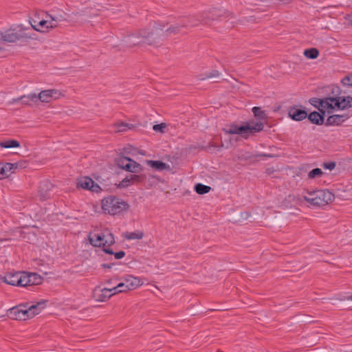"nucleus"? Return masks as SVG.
I'll return each instance as SVG.
<instances>
[{
	"instance_id": "nucleus-47",
	"label": "nucleus",
	"mask_w": 352,
	"mask_h": 352,
	"mask_svg": "<svg viewBox=\"0 0 352 352\" xmlns=\"http://www.w3.org/2000/svg\"><path fill=\"white\" fill-rule=\"evenodd\" d=\"M90 190L92 192H98L101 190L100 186L94 181V184L91 185Z\"/></svg>"
},
{
	"instance_id": "nucleus-4",
	"label": "nucleus",
	"mask_w": 352,
	"mask_h": 352,
	"mask_svg": "<svg viewBox=\"0 0 352 352\" xmlns=\"http://www.w3.org/2000/svg\"><path fill=\"white\" fill-rule=\"evenodd\" d=\"M309 196H304L307 202L314 206H323L334 199V195L328 190L307 191Z\"/></svg>"
},
{
	"instance_id": "nucleus-16",
	"label": "nucleus",
	"mask_w": 352,
	"mask_h": 352,
	"mask_svg": "<svg viewBox=\"0 0 352 352\" xmlns=\"http://www.w3.org/2000/svg\"><path fill=\"white\" fill-rule=\"evenodd\" d=\"M320 113L313 111L309 115L307 114V118L311 123L317 125H321L324 123V115L325 111L322 109H320Z\"/></svg>"
},
{
	"instance_id": "nucleus-26",
	"label": "nucleus",
	"mask_w": 352,
	"mask_h": 352,
	"mask_svg": "<svg viewBox=\"0 0 352 352\" xmlns=\"http://www.w3.org/2000/svg\"><path fill=\"white\" fill-rule=\"evenodd\" d=\"M92 184H94V180L91 178L89 177H84L78 179L77 188L90 190L91 185Z\"/></svg>"
},
{
	"instance_id": "nucleus-15",
	"label": "nucleus",
	"mask_w": 352,
	"mask_h": 352,
	"mask_svg": "<svg viewBox=\"0 0 352 352\" xmlns=\"http://www.w3.org/2000/svg\"><path fill=\"white\" fill-rule=\"evenodd\" d=\"M1 41L7 43H14L19 40L21 36L13 30H8L5 32H0Z\"/></svg>"
},
{
	"instance_id": "nucleus-50",
	"label": "nucleus",
	"mask_w": 352,
	"mask_h": 352,
	"mask_svg": "<svg viewBox=\"0 0 352 352\" xmlns=\"http://www.w3.org/2000/svg\"><path fill=\"white\" fill-rule=\"evenodd\" d=\"M102 250L107 254H111V255H113L114 254V252L112 250V249H111L109 248L103 247Z\"/></svg>"
},
{
	"instance_id": "nucleus-30",
	"label": "nucleus",
	"mask_w": 352,
	"mask_h": 352,
	"mask_svg": "<svg viewBox=\"0 0 352 352\" xmlns=\"http://www.w3.org/2000/svg\"><path fill=\"white\" fill-rule=\"evenodd\" d=\"M20 143L15 140H8L3 142H0V147L5 148H10L14 147H19Z\"/></svg>"
},
{
	"instance_id": "nucleus-13",
	"label": "nucleus",
	"mask_w": 352,
	"mask_h": 352,
	"mask_svg": "<svg viewBox=\"0 0 352 352\" xmlns=\"http://www.w3.org/2000/svg\"><path fill=\"white\" fill-rule=\"evenodd\" d=\"M288 116L293 120L301 121L307 117V113L305 110L294 106L289 108Z\"/></svg>"
},
{
	"instance_id": "nucleus-2",
	"label": "nucleus",
	"mask_w": 352,
	"mask_h": 352,
	"mask_svg": "<svg viewBox=\"0 0 352 352\" xmlns=\"http://www.w3.org/2000/svg\"><path fill=\"white\" fill-rule=\"evenodd\" d=\"M264 124L262 122H254L249 121L245 125L238 126L235 124H232L228 126V129H223L226 133L228 134H239L241 135L245 139L249 138L250 134L260 132L263 130Z\"/></svg>"
},
{
	"instance_id": "nucleus-48",
	"label": "nucleus",
	"mask_w": 352,
	"mask_h": 352,
	"mask_svg": "<svg viewBox=\"0 0 352 352\" xmlns=\"http://www.w3.org/2000/svg\"><path fill=\"white\" fill-rule=\"evenodd\" d=\"M113 255L116 259H120V258H122L125 256V252L121 250V251L114 253Z\"/></svg>"
},
{
	"instance_id": "nucleus-28",
	"label": "nucleus",
	"mask_w": 352,
	"mask_h": 352,
	"mask_svg": "<svg viewBox=\"0 0 352 352\" xmlns=\"http://www.w3.org/2000/svg\"><path fill=\"white\" fill-rule=\"evenodd\" d=\"M8 316L12 320H22L20 305L8 309Z\"/></svg>"
},
{
	"instance_id": "nucleus-42",
	"label": "nucleus",
	"mask_w": 352,
	"mask_h": 352,
	"mask_svg": "<svg viewBox=\"0 0 352 352\" xmlns=\"http://www.w3.org/2000/svg\"><path fill=\"white\" fill-rule=\"evenodd\" d=\"M166 124L161 123L158 124H155L153 129L155 131L164 133V130L166 128Z\"/></svg>"
},
{
	"instance_id": "nucleus-12",
	"label": "nucleus",
	"mask_w": 352,
	"mask_h": 352,
	"mask_svg": "<svg viewBox=\"0 0 352 352\" xmlns=\"http://www.w3.org/2000/svg\"><path fill=\"white\" fill-rule=\"evenodd\" d=\"M124 45L127 47H132L136 45H140L144 43L143 38L140 36V31L136 34H132L125 37Z\"/></svg>"
},
{
	"instance_id": "nucleus-39",
	"label": "nucleus",
	"mask_w": 352,
	"mask_h": 352,
	"mask_svg": "<svg viewBox=\"0 0 352 352\" xmlns=\"http://www.w3.org/2000/svg\"><path fill=\"white\" fill-rule=\"evenodd\" d=\"M323 175V172L322 170L319 168H316L313 170H311L308 173V178L309 179H314L316 177H320Z\"/></svg>"
},
{
	"instance_id": "nucleus-38",
	"label": "nucleus",
	"mask_w": 352,
	"mask_h": 352,
	"mask_svg": "<svg viewBox=\"0 0 352 352\" xmlns=\"http://www.w3.org/2000/svg\"><path fill=\"white\" fill-rule=\"evenodd\" d=\"M252 112L254 116L257 118L264 120L267 118L266 113L261 109V107H254L252 108Z\"/></svg>"
},
{
	"instance_id": "nucleus-14",
	"label": "nucleus",
	"mask_w": 352,
	"mask_h": 352,
	"mask_svg": "<svg viewBox=\"0 0 352 352\" xmlns=\"http://www.w3.org/2000/svg\"><path fill=\"white\" fill-rule=\"evenodd\" d=\"M53 188V184L48 180H44L40 183L38 186V193L41 199H47L50 197V191Z\"/></svg>"
},
{
	"instance_id": "nucleus-32",
	"label": "nucleus",
	"mask_w": 352,
	"mask_h": 352,
	"mask_svg": "<svg viewBox=\"0 0 352 352\" xmlns=\"http://www.w3.org/2000/svg\"><path fill=\"white\" fill-rule=\"evenodd\" d=\"M144 236V232L140 230H137L135 232H126L124 234V238L128 240L132 239H141Z\"/></svg>"
},
{
	"instance_id": "nucleus-18",
	"label": "nucleus",
	"mask_w": 352,
	"mask_h": 352,
	"mask_svg": "<svg viewBox=\"0 0 352 352\" xmlns=\"http://www.w3.org/2000/svg\"><path fill=\"white\" fill-rule=\"evenodd\" d=\"M320 109H327L328 112L330 113L331 111L337 109L335 106L336 103V97H327L324 98H322Z\"/></svg>"
},
{
	"instance_id": "nucleus-10",
	"label": "nucleus",
	"mask_w": 352,
	"mask_h": 352,
	"mask_svg": "<svg viewBox=\"0 0 352 352\" xmlns=\"http://www.w3.org/2000/svg\"><path fill=\"white\" fill-rule=\"evenodd\" d=\"M112 294L110 293V291L108 290L107 288H100V287H96L93 290V297L97 300L100 302H105L108 300Z\"/></svg>"
},
{
	"instance_id": "nucleus-53",
	"label": "nucleus",
	"mask_w": 352,
	"mask_h": 352,
	"mask_svg": "<svg viewBox=\"0 0 352 352\" xmlns=\"http://www.w3.org/2000/svg\"><path fill=\"white\" fill-rule=\"evenodd\" d=\"M19 101H21V99H20V97L19 98H14L12 100V101L11 102V103H15V102H17Z\"/></svg>"
},
{
	"instance_id": "nucleus-22",
	"label": "nucleus",
	"mask_w": 352,
	"mask_h": 352,
	"mask_svg": "<svg viewBox=\"0 0 352 352\" xmlns=\"http://www.w3.org/2000/svg\"><path fill=\"white\" fill-rule=\"evenodd\" d=\"M346 119L344 116L342 115H333L328 117L325 122V125H339L342 123Z\"/></svg>"
},
{
	"instance_id": "nucleus-57",
	"label": "nucleus",
	"mask_w": 352,
	"mask_h": 352,
	"mask_svg": "<svg viewBox=\"0 0 352 352\" xmlns=\"http://www.w3.org/2000/svg\"><path fill=\"white\" fill-rule=\"evenodd\" d=\"M350 21H351V23H352V14H351V16Z\"/></svg>"
},
{
	"instance_id": "nucleus-56",
	"label": "nucleus",
	"mask_w": 352,
	"mask_h": 352,
	"mask_svg": "<svg viewBox=\"0 0 352 352\" xmlns=\"http://www.w3.org/2000/svg\"><path fill=\"white\" fill-rule=\"evenodd\" d=\"M16 168H15V166H12V171L14 172V170H16Z\"/></svg>"
},
{
	"instance_id": "nucleus-45",
	"label": "nucleus",
	"mask_w": 352,
	"mask_h": 352,
	"mask_svg": "<svg viewBox=\"0 0 352 352\" xmlns=\"http://www.w3.org/2000/svg\"><path fill=\"white\" fill-rule=\"evenodd\" d=\"M336 166V163L335 162H329L323 164V167L330 170L334 169Z\"/></svg>"
},
{
	"instance_id": "nucleus-40",
	"label": "nucleus",
	"mask_w": 352,
	"mask_h": 352,
	"mask_svg": "<svg viewBox=\"0 0 352 352\" xmlns=\"http://www.w3.org/2000/svg\"><path fill=\"white\" fill-rule=\"evenodd\" d=\"M342 83L343 85L352 87V74L346 76L342 79Z\"/></svg>"
},
{
	"instance_id": "nucleus-58",
	"label": "nucleus",
	"mask_w": 352,
	"mask_h": 352,
	"mask_svg": "<svg viewBox=\"0 0 352 352\" xmlns=\"http://www.w3.org/2000/svg\"><path fill=\"white\" fill-rule=\"evenodd\" d=\"M349 299L352 300V296L349 298Z\"/></svg>"
},
{
	"instance_id": "nucleus-54",
	"label": "nucleus",
	"mask_w": 352,
	"mask_h": 352,
	"mask_svg": "<svg viewBox=\"0 0 352 352\" xmlns=\"http://www.w3.org/2000/svg\"><path fill=\"white\" fill-rule=\"evenodd\" d=\"M334 89H336L337 95H339V94H340V89H339V87H335V88L333 89V91H332V92H333V93H334V92H335Z\"/></svg>"
},
{
	"instance_id": "nucleus-3",
	"label": "nucleus",
	"mask_w": 352,
	"mask_h": 352,
	"mask_svg": "<svg viewBox=\"0 0 352 352\" xmlns=\"http://www.w3.org/2000/svg\"><path fill=\"white\" fill-rule=\"evenodd\" d=\"M101 206L104 213L111 215L119 214L129 207L126 201L115 196L104 197L102 200Z\"/></svg>"
},
{
	"instance_id": "nucleus-21",
	"label": "nucleus",
	"mask_w": 352,
	"mask_h": 352,
	"mask_svg": "<svg viewBox=\"0 0 352 352\" xmlns=\"http://www.w3.org/2000/svg\"><path fill=\"white\" fill-rule=\"evenodd\" d=\"M12 166H15V168H18V164L14 163H6L5 164H0V174L2 178L9 177L10 174L13 173Z\"/></svg>"
},
{
	"instance_id": "nucleus-9",
	"label": "nucleus",
	"mask_w": 352,
	"mask_h": 352,
	"mask_svg": "<svg viewBox=\"0 0 352 352\" xmlns=\"http://www.w3.org/2000/svg\"><path fill=\"white\" fill-rule=\"evenodd\" d=\"M145 179L146 176L144 175L131 174L126 176L125 178L120 182L118 187L120 188H125L131 185L142 182Z\"/></svg>"
},
{
	"instance_id": "nucleus-46",
	"label": "nucleus",
	"mask_w": 352,
	"mask_h": 352,
	"mask_svg": "<svg viewBox=\"0 0 352 352\" xmlns=\"http://www.w3.org/2000/svg\"><path fill=\"white\" fill-rule=\"evenodd\" d=\"M118 287L120 289L119 291H118V292H120V293H121V292H126L129 290L128 287H126V282L125 283H119L118 285Z\"/></svg>"
},
{
	"instance_id": "nucleus-20",
	"label": "nucleus",
	"mask_w": 352,
	"mask_h": 352,
	"mask_svg": "<svg viewBox=\"0 0 352 352\" xmlns=\"http://www.w3.org/2000/svg\"><path fill=\"white\" fill-rule=\"evenodd\" d=\"M19 272L9 273L3 277V282L14 286H19Z\"/></svg>"
},
{
	"instance_id": "nucleus-7",
	"label": "nucleus",
	"mask_w": 352,
	"mask_h": 352,
	"mask_svg": "<svg viewBox=\"0 0 352 352\" xmlns=\"http://www.w3.org/2000/svg\"><path fill=\"white\" fill-rule=\"evenodd\" d=\"M226 12L217 8L205 11L201 14L202 24L210 25L212 21L226 18Z\"/></svg>"
},
{
	"instance_id": "nucleus-55",
	"label": "nucleus",
	"mask_w": 352,
	"mask_h": 352,
	"mask_svg": "<svg viewBox=\"0 0 352 352\" xmlns=\"http://www.w3.org/2000/svg\"><path fill=\"white\" fill-rule=\"evenodd\" d=\"M8 241V239H0V242H3V241Z\"/></svg>"
},
{
	"instance_id": "nucleus-25",
	"label": "nucleus",
	"mask_w": 352,
	"mask_h": 352,
	"mask_svg": "<svg viewBox=\"0 0 352 352\" xmlns=\"http://www.w3.org/2000/svg\"><path fill=\"white\" fill-rule=\"evenodd\" d=\"M20 99H21L23 104L30 106L32 102L36 103L38 102V96L36 94L31 93L21 96Z\"/></svg>"
},
{
	"instance_id": "nucleus-59",
	"label": "nucleus",
	"mask_w": 352,
	"mask_h": 352,
	"mask_svg": "<svg viewBox=\"0 0 352 352\" xmlns=\"http://www.w3.org/2000/svg\"><path fill=\"white\" fill-rule=\"evenodd\" d=\"M1 178H2V177H1V175L0 174V179H1Z\"/></svg>"
},
{
	"instance_id": "nucleus-23",
	"label": "nucleus",
	"mask_w": 352,
	"mask_h": 352,
	"mask_svg": "<svg viewBox=\"0 0 352 352\" xmlns=\"http://www.w3.org/2000/svg\"><path fill=\"white\" fill-rule=\"evenodd\" d=\"M89 243L94 247H103L104 241V232L101 234H94L93 237L89 236Z\"/></svg>"
},
{
	"instance_id": "nucleus-41",
	"label": "nucleus",
	"mask_w": 352,
	"mask_h": 352,
	"mask_svg": "<svg viewBox=\"0 0 352 352\" xmlns=\"http://www.w3.org/2000/svg\"><path fill=\"white\" fill-rule=\"evenodd\" d=\"M321 100H322V98H312L309 100V102L311 105L314 106L315 107L318 108L320 110Z\"/></svg>"
},
{
	"instance_id": "nucleus-8",
	"label": "nucleus",
	"mask_w": 352,
	"mask_h": 352,
	"mask_svg": "<svg viewBox=\"0 0 352 352\" xmlns=\"http://www.w3.org/2000/svg\"><path fill=\"white\" fill-rule=\"evenodd\" d=\"M38 96V100L41 102H50L52 100H57L63 96L62 93L56 89H50L41 91Z\"/></svg>"
},
{
	"instance_id": "nucleus-34",
	"label": "nucleus",
	"mask_w": 352,
	"mask_h": 352,
	"mask_svg": "<svg viewBox=\"0 0 352 352\" xmlns=\"http://www.w3.org/2000/svg\"><path fill=\"white\" fill-rule=\"evenodd\" d=\"M30 275V286L38 285L42 283V277L36 273H29Z\"/></svg>"
},
{
	"instance_id": "nucleus-19",
	"label": "nucleus",
	"mask_w": 352,
	"mask_h": 352,
	"mask_svg": "<svg viewBox=\"0 0 352 352\" xmlns=\"http://www.w3.org/2000/svg\"><path fill=\"white\" fill-rule=\"evenodd\" d=\"M125 282L129 290L134 289L143 284L140 278L133 276H127L125 278Z\"/></svg>"
},
{
	"instance_id": "nucleus-17",
	"label": "nucleus",
	"mask_w": 352,
	"mask_h": 352,
	"mask_svg": "<svg viewBox=\"0 0 352 352\" xmlns=\"http://www.w3.org/2000/svg\"><path fill=\"white\" fill-rule=\"evenodd\" d=\"M335 106L337 109H345L352 107V98L350 96L347 97H336Z\"/></svg>"
},
{
	"instance_id": "nucleus-44",
	"label": "nucleus",
	"mask_w": 352,
	"mask_h": 352,
	"mask_svg": "<svg viewBox=\"0 0 352 352\" xmlns=\"http://www.w3.org/2000/svg\"><path fill=\"white\" fill-rule=\"evenodd\" d=\"M58 25V22L53 18H52L51 20H47V30L48 29H52Z\"/></svg>"
},
{
	"instance_id": "nucleus-33",
	"label": "nucleus",
	"mask_w": 352,
	"mask_h": 352,
	"mask_svg": "<svg viewBox=\"0 0 352 352\" xmlns=\"http://www.w3.org/2000/svg\"><path fill=\"white\" fill-rule=\"evenodd\" d=\"M211 190L209 186H206L202 184H197L195 186V190L199 195H204L208 193Z\"/></svg>"
},
{
	"instance_id": "nucleus-6",
	"label": "nucleus",
	"mask_w": 352,
	"mask_h": 352,
	"mask_svg": "<svg viewBox=\"0 0 352 352\" xmlns=\"http://www.w3.org/2000/svg\"><path fill=\"white\" fill-rule=\"evenodd\" d=\"M45 300H42L38 302L35 305H32L28 307L25 305L21 304V320H25L29 318H32L36 315L38 314L42 309L45 307Z\"/></svg>"
},
{
	"instance_id": "nucleus-11",
	"label": "nucleus",
	"mask_w": 352,
	"mask_h": 352,
	"mask_svg": "<svg viewBox=\"0 0 352 352\" xmlns=\"http://www.w3.org/2000/svg\"><path fill=\"white\" fill-rule=\"evenodd\" d=\"M181 25L183 28H189L197 27L202 24L201 18L195 15L182 17L180 20Z\"/></svg>"
},
{
	"instance_id": "nucleus-43",
	"label": "nucleus",
	"mask_w": 352,
	"mask_h": 352,
	"mask_svg": "<svg viewBox=\"0 0 352 352\" xmlns=\"http://www.w3.org/2000/svg\"><path fill=\"white\" fill-rule=\"evenodd\" d=\"M219 74H220V73L219 72V71L213 70L212 72L206 74L205 77L201 78L200 79L204 80L206 78H214V77H218L219 76Z\"/></svg>"
},
{
	"instance_id": "nucleus-36",
	"label": "nucleus",
	"mask_w": 352,
	"mask_h": 352,
	"mask_svg": "<svg viewBox=\"0 0 352 352\" xmlns=\"http://www.w3.org/2000/svg\"><path fill=\"white\" fill-rule=\"evenodd\" d=\"M115 243V239L111 232L107 230L104 232V241L103 243V247L110 246Z\"/></svg>"
},
{
	"instance_id": "nucleus-35",
	"label": "nucleus",
	"mask_w": 352,
	"mask_h": 352,
	"mask_svg": "<svg viewBox=\"0 0 352 352\" xmlns=\"http://www.w3.org/2000/svg\"><path fill=\"white\" fill-rule=\"evenodd\" d=\"M304 55L308 58L315 59L319 56V51L314 47L307 49L304 51Z\"/></svg>"
},
{
	"instance_id": "nucleus-52",
	"label": "nucleus",
	"mask_w": 352,
	"mask_h": 352,
	"mask_svg": "<svg viewBox=\"0 0 352 352\" xmlns=\"http://www.w3.org/2000/svg\"><path fill=\"white\" fill-rule=\"evenodd\" d=\"M112 266V264H108V263H104L102 265V267L103 268H111Z\"/></svg>"
},
{
	"instance_id": "nucleus-37",
	"label": "nucleus",
	"mask_w": 352,
	"mask_h": 352,
	"mask_svg": "<svg viewBox=\"0 0 352 352\" xmlns=\"http://www.w3.org/2000/svg\"><path fill=\"white\" fill-rule=\"evenodd\" d=\"M133 126V124L120 122L114 125L115 132H123L125 131L128 129H131Z\"/></svg>"
},
{
	"instance_id": "nucleus-1",
	"label": "nucleus",
	"mask_w": 352,
	"mask_h": 352,
	"mask_svg": "<svg viewBox=\"0 0 352 352\" xmlns=\"http://www.w3.org/2000/svg\"><path fill=\"white\" fill-rule=\"evenodd\" d=\"M164 28V25L155 23L152 28L141 30L140 36L144 43L156 47L161 46L165 40Z\"/></svg>"
},
{
	"instance_id": "nucleus-51",
	"label": "nucleus",
	"mask_w": 352,
	"mask_h": 352,
	"mask_svg": "<svg viewBox=\"0 0 352 352\" xmlns=\"http://www.w3.org/2000/svg\"><path fill=\"white\" fill-rule=\"evenodd\" d=\"M256 156V157H274L273 155L266 154V153L257 154Z\"/></svg>"
},
{
	"instance_id": "nucleus-31",
	"label": "nucleus",
	"mask_w": 352,
	"mask_h": 352,
	"mask_svg": "<svg viewBox=\"0 0 352 352\" xmlns=\"http://www.w3.org/2000/svg\"><path fill=\"white\" fill-rule=\"evenodd\" d=\"M19 286H30V275L27 272H19Z\"/></svg>"
},
{
	"instance_id": "nucleus-5",
	"label": "nucleus",
	"mask_w": 352,
	"mask_h": 352,
	"mask_svg": "<svg viewBox=\"0 0 352 352\" xmlns=\"http://www.w3.org/2000/svg\"><path fill=\"white\" fill-rule=\"evenodd\" d=\"M116 164L119 168L133 173H138L143 170V166L141 164L125 156H120L116 160Z\"/></svg>"
},
{
	"instance_id": "nucleus-27",
	"label": "nucleus",
	"mask_w": 352,
	"mask_h": 352,
	"mask_svg": "<svg viewBox=\"0 0 352 352\" xmlns=\"http://www.w3.org/2000/svg\"><path fill=\"white\" fill-rule=\"evenodd\" d=\"M33 23H31L32 28L38 32H45L47 30V20H41L37 21L33 19Z\"/></svg>"
},
{
	"instance_id": "nucleus-24",
	"label": "nucleus",
	"mask_w": 352,
	"mask_h": 352,
	"mask_svg": "<svg viewBox=\"0 0 352 352\" xmlns=\"http://www.w3.org/2000/svg\"><path fill=\"white\" fill-rule=\"evenodd\" d=\"M182 25H181V23H178L174 25H171L170 27L168 28L167 29L164 30V36L165 40L170 36L174 34H177L180 32Z\"/></svg>"
},
{
	"instance_id": "nucleus-29",
	"label": "nucleus",
	"mask_w": 352,
	"mask_h": 352,
	"mask_svg": "<svg viewBox=\"0 0 352 352\" xmlns=\"http://www.w3.org/2000/svg\"><path fill=\"white\" fill-rule=\"evenodd\" d=\"M146 163L148 165H149L151 168L156 169V170H165L169 168V166L162 162V161H155V160H147Z\"/></svg>"
},
{
	"instance_id": "nucleus-49",
	"label": "nucleus",
	"mask_w": 352,
	"mask_h": 352,
	"mask_svg": "<svg viewBox=\"0 0 352 352\" xmlns=\"http://www.w3.org/2000/svg\"><path fill=\"white\" fill-rule=\"evenodd\" d=\"M119 289H120L118 288V285L116 287H114L113 288L108 289V290L110 291V293L112 294V296L119 294L120 293V292H118Z\"/></svg>"
}]
</instances>
